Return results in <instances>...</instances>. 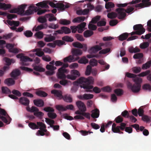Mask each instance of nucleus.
Masks as SVG:
<instances>
[{"instance_id":"1","label":"nucleus","mask_w":151,"mask_h":151,"mask_svg":"<svg viewBox=\"0 0 151 151\" xmlns=\"http://www.w3.org/2000/svg\"><path fill=\"white\" fill-rule=\"evenodd\" d=\"M126 76L128 78H132V80L135 83L132 85L131 83H127L128 88L134 93H137L139 91L141 87V84L142 82L141 78L137 77V75L132 73H127Z\"/></svg>"},{"instance_id":"2","label":"nucleus","mask_w":151,"mask_h":151,"mask_svg":"<svg viewBox=\"0 0 151 151\" xmlns=\"http://www.w3.org/2000/svg\"><path fill=\"white\" fill-rule=\"evenodd\" d=\"M93 78L92 77H89L87 78L81 77L76 82L81 84V87L86 89V92H91V89L93 88V86L90 84L93 83Z\"/></svg>"},{"instance_id":"3","label":"nucleus","mask_w":151,"mask_h":151,"mask_svg":"<svg viewBox=\"0 0 151 151\" xmlns=\"http://www.w3.org/2000/svg\"><path fill=\"white\" fill-rule=\"evenodd\" d=\"M72 53L73 55H70L69 56L66 57L63 59V61L65 62H71L72 61H74L77 60L79 59L78 57L75 59L74 56H77L81 55L82 54V52L81 50L74 48L72 50Z\"/></svg>"},{"instance_id":"4","label":"nucleus","mask_w":151,"mask_h":151,"mask_svg":"<svg viewBox=\"0 0 151 151\" xmlns=\"http://www.w3.org/2000/svg\"><path fill=\"white\" fill-rule=\"evenodd\" d=\"M114 39L111 36L104 37V54L111 51L112 43L110 41Z\"/></svg>"},{"instance_id":"5","label":"nucleus","mask_w":151,"mask_h":151,"mask_svg":"<svg viewBox=\"0 0 151 151\" xmlns=\"http://www.w3.org/2000/svg\"><path fill=\"white\" fill-rule=\"evenodd\" d=\"M68 64L65 63L63 65L62 67L58 69V77L59 78L63 79L66 78V76L65 73H67L68 72L67 70L65 68L68 67Z\"/></svg>"},{"instance_id":"6","label":"nucleus","mask_w":151,"mask_h":151,"mask_svg":"<svg viewBox=\"0 0 151 151\" xmlns=\"http://www.w3.org/2000/svg\"><path fill=\"white\" fill-rule=\"evenodd\" d=\"M17 58H20L21 62L20 64L22 65L28 66L29 65L28 62L32 61V59L27 56H24L22 53H20L17 55Z\"/></svg>"},{"instance_id":"7","label":"nucleus","mask_w":151,"mask_h":151,"mask_svg":"<svg viewBox=\"0 0 151 151\" xmlns=\"http://www.w3.org/2000/svg\"><path fill=\"white\" fill-rule=\"evenodd\" d=\"M49 4L52 7L58 8L61 11H64L65 9L68 8L70 6L69 4H68L65 5L63 3H58L55 4L53 2H49Z\"/></svg>"},{"instance_id":"8","label":"nucleus","mask_w":151,"mask_h":151,"mask_svg":"<svg viewBox=\"0 0 151 151\" xmlns=\"http://www.w3.org/2000/svg\"><path fill=\"white\" fill-rule=\"evenodd\" d=\"M37 124L39 126V129H40L37 132V135L42 136L45 135V132H47V130L46 129V126L45 124L40 122H37Z\"/></svg>"},{"instance_id":"9","label":"nucleus","mask_w":151,"mask_h":151,"mask_svg":"<svg viewBox=\"0 0 151 151\" xmlns=\"http://www.w3.org/2000/svg\"><path fill=\"white\" fill-rule=\"evenodd\" d=\"M125 9L123 8H118L116 9L117 17L119 19H122L124 18L126 16L125 12Z\"/></svg>"},{"instance_id":"10","label":"nucleus","mask_w":151,"mask_h":151,"mask_svg":"<svg viewBox=\"0 0 151 151\" xmlns=\"http://www.w3.org/2000/svg\"><path fill=\"white\" fill-rule=\"evenodd\" d=\"M71 75H68L67 76V78L68 79L74 80L76 79L77 77L80 76L79 72L77 70H73L71 71Z\"/></svg>"},{"instance_id":"11","label":"nucleus","mask_w":151,"mask_h":151,"mask_svg":"<svg viewBox=\"0 0 151 151\" xmlns=\"http://www.w3.org/2000/svg\"><path fill=\"white\" fill-rule=\"evenodd\" d=\"M3 60L6 62L7 65V66H4L3 68V70L5 71L9 69V66L12 63H14L15 61L13 59H10L9 58L6 57L4 58Z\"/></svg>"},{"instance_id":"12","label":"nucleus","mask_w":151,"mask_h":151,"mask_svg":"<svg viewBox=\"0 0 151 151\" xmlns=\"http://www.w3.org/2000/svg\"><path fill=\"white\" fill-rule=\"evenodd\" d=\"M76 104L79 109L82 112H85L86 110V106L81 101H79L76 102Z\"/></svg>"},{"instance_id":"13","label":"nucleus","mask_w":151,"mask_h":151,"mask_svg":"<svg viewBox=\"0 0 151 151\" xmlns=\"http://www.w3.org/2000/svg\"><path fill=\"white\" fill-rule=\"evenodd\" d=\"M104 45V43H100L99 45H96L91 47L89 50L90 52L95 53L102 49L101 47Z\"/></svg>"},{"instance_id":"14","label":"nucleus","mask_w":151,"mask_h":151,"mask_svg":"<svg viewBox=\"0 0 151 151\" xmlns=\"http://www.w3.org/2000/svg\"><path fill=\"white\" fill-rule=\"evenodd\" d=\"M46 68L47 69L50 70L46 72V73L47 75L51 76L53 74L54 72L53 70L56 69V68L52 65L47 64L46 66Z\"/></svg>"},{"instance_id":"15","label":"nucleus","mask_w":151,"mask_h":151,"mask_svg":"<svg viewBox=\"0 0 151 151\" xmlns=\"http://www.w3.org/2000/svg\"><path fill=\"white\" fill-rule=\"evenodd\" d=\"M150 0H142V3L136 4L135 7L137 8H142L148 6L151 4Z\"/></svg>"},{"instance_id":"16","label":"nucleus","mask_w":151,"mask_h":151,"mask_svg":"<svg viewBox=\"0 0 151 151\" xmlns=\"http://www.w3.org/2000/svg\"><path fill=\"white\" fill-rule=\"evenodd\" d=\"M12 92L15 95L12 94H9L8 96L10 98L14 99H18V98L15 96L20 97L22 95L21 93L17 90H12Z\"/></svg>"},{"instance_id":"17","label":"nucleus","mask_w":151,"mask_h":151,"mask_svg":"<svg viewBox=\"0 0 151 151\" xmlns=\"http://www.w3.org/2000/svg\"><path fill=\"white\" fill-rule=\"evenodd\" d=\"M141 0H135L134 1L133 0L132 1L128 3H126L124 4H117L116 5L119 8H122L126 6L128 4H133L138 3L140 2Z\"/></svg>"},{"instance_id":"18","label":"nucleus","mask_w":151,"mask_h":151,"mask_svg":"<svg viewBox=\"0 0 151 151\" xmlns=\"http://www.w3.org/2000/svg\"><path fill=\"white\" fill-rule=\"evenodd\" d=\"M19 103L24 106H28L29 103V100L25 97H21L19 99Z\"/></svg>"},{"instance_id":"19","label":"nucleus","mask_w":151,"mask_h":151,"mask_svg":"<svg viewBox=\"0 0 151 151\" xmlns=\"http://www.w3.org/2000/svg\"><path fill=\"white\" fill-rule=\"evenodd\" d=\"M27 5L25 4H22L19 6L17 8L18 14H19L24 15V9Z\"/></svg>"},{"instance_id":"20","label":"nucleus","mask_w":151,"mask_h":151,"mask_svg":"<svg viewBox=\"0 0 151 151\" xmlns=\"http://www.w3.org/2000/svg\"><path fill=\"white\" fill-rule=\"evenodd\" d=\"M51 93L54 94L55 96L57 97L59 99H62L63 96L61 91L56 90H52Z\"/></svg>"},{"instance_id":"21","label":"nucleus","mask_w":151,"mask_h":151,"mask_svg":"<svg viewBox=\"0 0 151 151\" xmlns=\"http://www.w3.org/2000/svg\"><path fill=\"white\" fill-rule=\"evenodd\" d=\"M48 1H44L37 4L36 5L37 6L40 7L42 8H48L49 6L47 5Z\"/></svg>"},{"instance_id":"22","label":"nucleus","mask_w":151,"mask_h":151,"mask_svg":"<svg viewBox=\"0 0 151 151\" xmlns=\"http://www.w3.org/2000/svg\"><path fill=\"white\" fill-rule=\"evenodd\" d=\"M89 12L88 9H85L83 10L80 9L76 11L77 14L78 15H85L88 14Z\"/></svg>"},{"instance_id":"23","label":"nucleus","mask_w":151,"mask_h":151,"mask_svg":"<svg viewBox=\"0 0 151 151\" xmlns=\"http://www.w3.org/2000/svg\"><path fill=\"white\" fill-rule=\"evenodd\" d=\"M91 116L93 118H98L99 115V111L97 109H95L91 111Z\"/></svg>"},{"instance_id":"24","label":"nucleus","mask_w":151,"mask_h":151,"mask_svg":"<svg viewBox=\"0 0 151 151\" xmlns=\"http://www.w3.org/2000/svg\"><path fill=\"white\" fill-rule=\"evenodd\" d=\"M33 102L35 106L38 107H41L43 106L44 105V102L42 99L34 100Z\"/></svg>"},{"instance_id":"25","label":"nucleus","mask_w":151,"mask_h":151,"mask_svg":"<svg viewBox=\"0 0 151 151\" xmlns=\"http://www.w3.org/2000/svg\"><path fill=\"white\" fill-rule=\"evenodd\" d=\"M114 7V4L112 2H106L105 5V7L107 9V12L111 11V9Z\"/></svg>"},{"instance_id":"26","label":"nucleus","mask_w":151,"mask_h":151,"mask_svg":"<svg viewBox=\"0 0 151 151\" xmlns=\"http://www.w3.org/2000/svg\"><path fill=\"white\" fill-rule=\"evenodd\" d=\"M103 54H104V49L100 51L98 54L96 55H87L86 56L89 58L94 57H96L97 58H99L101 56V55Z\"/></svg>"},{"instance_id":"27","label":"nucleus","mask_w":151,"mask_h":151,"mask_svg":"<svg viewBox=\"0 0 151 151\" xmlns=\"http://www.w3.org/2000/svg\"><path fill=\"white\" fill-rule=\"evenodd\" d=\"M86 24V23L83 22L77 26L78 27V33H82L83 32Z\"/></svg>"},{"instance_id":"28","label":"nucleus","mask_w":151,"mask_h":151,"mask_svg":"<svg viewBox=\"0 0 151 151\" xmlns=\"http://www.w3.org/2000/svg\"><path fill=\"white\" fill-rule=\"evenodd\" d=\"M11 7V5L10 4H6L4 3L0 2V9L6 10L10 8Z\"/></svg>"},{"instance_id":"29","label":"nucleus","mask_w":151,"mask_h":151,"mask_svg":"<svg viewBox=\"0 0 151 151\" xmlns=\"http://www.w3.org/2000/svg\"><path fill=\"white\" fill-rule=\"evenodd\" d=\"M50 14H48L45 15V16L41 17L38 18V21L41 23H44L47 22V20L46 17H48L49 16H50Z\"/></svg>"},{"instance_id":"30","label":"nucleus","mask_w":151,"mask_h":151,"mask_svg":"<svg viewBox=\"0 0 151 151\" xmlns=\"http://www.w3.org/2000/svg\"><path fill=\"white\" fill-rule=\"evenodd\" d=\"M33 51L35 52H36L35 53L36 55L39 57L43 56L44 55V52L42 51V49L40 48L35 49Z\"/></svg>"},{"instance_id":"31","label":"nucleus","mask_w":151,"mask_h":151,"mask_svg":"<svg viewBox=\"0 0 151 151\" xmlns=\"http://www.w3.org/2000/svg\"><path fill=\"white\" fill-rule=\"evenodd\" d=\"M85 17L84 16L78 17L74 18L72 22L74 23H79L83 22L85 19Z\"/></svg>"},{"instance_id":"32","label":"nucleus","mask_w":151,"mask_h":151,"mask_svg":"<svg viewBox=\"0 0 151 151\" xmlns=\"http://www.w3.org/2000/svg\"><path fill=\"white\" fill-rule=\"evenodd\" d=\"M93 96V94L85 93L81 96L79 98L81 99H92Z\"/></svg>"},{"instance_id":"33","label":"nucleus","mask_w":151,"mask_h":151,"mask_svg":"<svg viewBox=\"0 0 151 151\" xmlns=\"http://www.w3.org/2000/svg\"><path fill=\"white\" fill-rule=\"evenodd\" d=\"M4 83L9 86L13 85L15 83L14 81L12 78L6 79L4 81Z\"/></svg>"},{"instance_id":"34","label":"nucleus","mask_w":151,"mask_h":151,"mask_svg":"<svg viewBox=\"0 0 151 151\" xmlns=\"http://www.w3.org/2000/svg\"><path fill=\"white\" fill-rule=\"evenodd\" d=\"M118 126L116 127V124L114 123L112 125V130L114 133H118L120 134H123V132L119 130Z\"/></svg>"},{"instance_id":"35","label":"nucleus","mask_w":151,"mask_h":151,"mask_svg":"<svg viewBox=\"0 0 151 151\" xmlns=\"http://www.w3.org/2000/svg\"><path fill=\"white\" fill-rule=\"evenodd\" d=\"M129 34L127 32L123 33L119 36L118 39L120 41L124 40L127 39Z\"/></svg>"},{"instance_id":"36","label":"nucleus","mask_w":151,"mask_h":151,"mask_svg":"<svg viewBox=\"0 0 151 151\" xmlns=\"http://www.w3.org/2000/svg\"><path fill=\"white\" fill-rule=\"evenodd\" d=\"M20 74V71L17 69L14 70L11 73L10 75L13 78H15L16 77L19 76Z\"/></svg>"},{"instance_id":"37","label":"nucleus","mask_w":151,"mask_h":151,"mask_svg":"<svg viewBox=\"0 0 151 151\" xmlns=\"http://www.w3.org/2000/svg\"><path fill=\"white\" fill-rule=\"evenodd\" d=\"M55 39L54 36H52L51 34L47 35V37H45V41L47 42H50L55 40Z\"/></svg>"},{"instance_id":"38","label":"nucleus","mask_w":151,"mask_h":151,"mask_svg":"<svg viewBox=\"0 0 151 151\" xmlns=\"http://www.w3.org/2000/svg\"><path fill=\"white\" fill-rule=\"evenodd\" d=\"M62 99L67 102L71 103L72 101V99L70 95H66L63 96Z\"/></svg>"},{"instance_id":"39","label":"nucleus","mask_w":151,"mask_h":151,"mask_svg":"<svg viewBox=\"0 0 151 151\" xmlns=\"http://www.w3.org/2000/svg\"><path fill=\"white\" fill-rule=\"evenodd\" d=\"M27 110L30 112H36L39 111V109L35 106H32L31 108H30L29 106L27 107Z\"/></svg>"},{"instance_id":"40","label":"nucleus","mask_w":151,"mask_h":151,"mask_svg":"<svg viewBox=\"0 0 151 151\" xmlns=\"http://www.w3.org/2000/svg\"><path fill=\"white\" fill-rule=\"evenodd\" d=\"M93 34V32L91 30H87L83 33V35L85 37H91Z\"/></svg>"},{"instance_id":"41","label":"nucleus","mask_w":151,"mask_h":151,"mask_svg":"<svg viewBox=\"0 0 151 151\" xmlns=\"http://www.w3.org/2000/svg\"><path fill=\"white\" fill-rule=\"evenodd\" d=\"M47 27V24H42L38 26L35 29L36 31H38L42 29L46 28Z\"/></svg>"},{"instance_id":"42","label":"nucleus","mask_w":151,"mask_h":151,"mask_svg":"<svg viewBox=\"0 0 151 151\" xmlns=\"http://www.w3.org/2000/svg\"><path fill=\"white\" fill-rule=\"evenodd\" d=\"M61 29L62 30L63 33H64L65 34H67L70 33L71 32V30L69 28L63 26L61 27Z\"/></svg>"},{"instance_id":"43","label":"nucleus","mask_w":151,"mask_h":151,"mask_svg":"<svg viewBox=\"0 0 151 151\" xmlns=\"http://www.w3.org/2000/svg\"><path fill=\"white\" fill-rule=\"evenodd\" d=\"M133 29L134 30L140 31L145 29L143 27V26L140 24L135 25L133 26Z\"/></svg>"},{"instance_id":"44","label":"nucleus","mask_w":151,"mask_h":151,"mask_svg":"<svg viewBox=\"0 0 151 151\" xmlns=\"http://www.w3.org/2000/svg\"><path fill=\"white\" fill-rule=\"evenodd\" d=\"M28 126L29 127L33 129H39V126L34 122H30L29 123Z\"/></svg>"},{"instance_id":"45","label":"nucleus","mask_w":151,"mask_h":151,"mask_svg":"<svg viewBox=\"0 0 151 151\" xmlns=\"http://www.w3.org/2000/svg\"><path fill=\"white\" fill-rule=\"evenodd\" d=\"M145 31V29H144L140 31H136L133 32H131L130 34L132 36L133 35H141L143 34Z\"/></svg>"},{"instance_id":"46","label":"nucleus","mask_w":151,"mask_h":151,"mask_svg":"<svg viewBox=\"0 0 151 151\" xmlns=\"http://www.w3.org/2000/svg\"><path fill=\"white\" fill-rule=\"evenodd\" d=\"M36 94L37 96L41 97H45L47 95V94L46 92L41 91H39L36 92Z\"/></svg>"},{"instance_id":"47","label":"nucleus","mask_w":151,"mask_h":151,"mask_svg":"<svg viewBox=\"0 0 151 151\" xmlns=\"http://www.w3.org/2000/svg\"><path fill=\"white\" fill-rule=\"evenodd\" d=\"M114 92L118 96H120L123 93V90L120 88L115 89L114 90Z\"/></svg>"},{"instance_id":"48","label":"nucleus","mask_w":151,"mask_h":151,"mask_svg":"<svg viewBox=\"0 0 151 151\" xmlns=\"http://www.w3.org/2000/svg\"><path fill=\"white\" fill-rule=\"evenodd\" d=\"M1 90L3 93L9 94L11 93V91L7 87H2Z\"/></svg>"},{"instance_id":"49","label":"nucleus","mask_w":151,"mask_h":151,"mask_svg":"<svg viewBox=\"0 0 151 151\" xmlns=\"http://www.w3.org/2000/svg\"><path fill=\"white\" fill-rule=\"evenodd\" d=\"M62 40L67 42H72L74 40L73 38L68 36H65L63 37Z\"/></svg>"},{"instance_id":"50","label":"nucleus","mask_w":151,"mask_h":151,"mask_svg":"<svg viewBox=\"0 0 151 151\" xmlns=\"http://www.w3.org/2000/svg\"><path fill=\"white\" fill-rule=\"evenodd\" d=\"M151 66V60L147 62L145 64H143L142 66V69H147L149 68Z\"/></svg>"},{"instance_id":"51","label":"nucleus","mask_w":151,"mask_h":151,"mask_svg":"<svg viewBox=\"0 0 151 151\" xmlns=\"http://www.w3.org/2000/svg\"><path fill=\"white\" fill-rule=\"evenodd\" d=\"M60 24L63 25H68L70 23V21L65 19H60L59 21Z\"/></svg>"},{"instance_id":"52","label":"nucleus","mask_w":151,"mask_h":151,"mask_svg":"<svg viewBox=\"0 0 151 151\" xmlns=\"http://www.w3.org/2000/svg\"><path fill=\"white\" fill-rule=\"evenodd\" d=\"M78 62L80 63L86 64L88 62V60L84 56L79 60Z\"/></svg>"},{"instance_id":"53","label":"nucleus","mask_w":151,"mask_h":151,"mask_svg":"<svg viewBox=\"0 0 151 151\" xmlns=\"http://www.w3.org/2000/svg\"><path fill=\"white\" fill-rule=\"evenodd\" d=\"M107 17L109 18L114 19L117 17V16L116 13L111 12L108 14Z\"/></svg>"},{"instance_id":"54","label":"nucleus","mask_w":151,"mask_h":151,"mask_svg":"<svg viewBox=\"0 0 151 151\" xmlns=\"http://www.w3.org/2000/svg\"><path fill=\"white\" fill-rule=\"evenodd\" d=\"M73 46L75 47L81 49L83 47V45L78 42H74L73 43Z\"/></svg>"},{"instance_id":"55","label":"nucleus","mask_w":151,"mask_h":151,"mask_svg":"<svg viewBox=\"0 0 151 151\" xmlns=\"http://www.w3.org/2000/svg\"><path fill=\"white\" fill-rule=\"evenodd\" d=\"M100 17H101L99 16L98 15L96 16L92 19L90 23L94 24L96 23V22L100 20Z\"/></svg>"},{"instance_id":"56","label":"nucleus","mask_w":151,"mask_h":151,"mask_svg":"<svg viewBox=\"0 0 151 151\" xmlns=\"http://www.w3.org/2000/svg\"><path fill=\"white\" fill-rule=\"evenodd\" d=\"M56 109L59 111H64L66 110V107H64L63 106L61 105H57L56 106Z\"/></svg>"},{"instance_id":"57","label":"nucleus","mask_w":151,"mask_h":151,"mask_svg":"<svg viewBox=\"0 0 151 151\" xmlns=\"http://www.w3.org/2000/svg\"><path fill=\"white\" fill-rule=\"evenodd\" d=\"M142 116V119L144 122H150L151 120V117L147 115H144Z\"/></svg>"},{"instance_id":"58","label":"nucleus","mask_w":151,"mask_h":151,"mask_svg":"<svg viewBox=\"0 0 151 151\" xmlns=\"http://www.w3.org/2000/svg\"><path fill=\"white\" fill-rule=\"evenodd\" d=\"M141 68L139 67H135L132 68L133 73L136 74L140 73L141 71Z\"/></svg>"},{"instance_id":"59","label":"nucleus","mask_w":151,"mask_h":151,"mask_svg":"<svg viewBox=\"0 0 151 151\" xmlns=\"http://www.w3.org/2000/svg\"><path fill=\"white\" fill-rule=\"evenodd\" d=\"M149 44L147 42H144L140 44V47L142 49H144L148 47Z\"/></svg>"},{"instance_id":"60","label":"nucleus","mask_w":151,"mask_h":151,"mask_svg":"<svg viewBox=\"0 0 151 151\" xmlns=\"http://www.w3.org/2000/svg\"><path fill=\"white\" fill-rule=\"evenodd\" d=\"M0 114L6 117H7V116L10 118V117L9 116V115L6 113L5 111L3 109L0 108Z\"/></svg>"},{"instance_id":"61","label":"nucleus","mask_w":151,"mask_h":151,"mask_svg":"<svg viewBox=\"0 0 151 151\" xmlns=\"http://www.w3.org/2000/svg\"><path fill=\"white\" fill-rule=\"evenodd\" d=\"M33 14V11L32 10V8H29V9L24 12V15H29Z\"/></svg>"},{"instance_id":"62","label":"nucleus","mask_w":151,"mask_h":151,"mask_svg":"<svg viewBox=\"0 0 151 151\" xmlns=\"http://www.w3.org/2000/svg\"><path fill=\"white\" fill-rule=\"evenodd\" d=\"M143 57L142 53H138L134 54L133 56V58L134 59H139L142 58Z\"/></svg>"},{"instance_id":"63","label":"nucleus","mask_w":151,"mask_h":151,"mask_svg":"<svg viewBox=\"0 0 151 151\" xmlns=\"http://www.w3.org/2000/svg\"><path fill=\"white\" fill-rule=\"evenodd\" d=\"M34 114L35 116L39 118L42 117L44 115V113L41 111H37L34 112Z\"/></svg>"},{"instance_id":"64","label":"nucleus","mask_w":151,"mask_h":151,"mask_svg":"<svg viewBox=\"0 0 151 151\" xmlns=\"http://www.w3.org/2000/svg\"><path fill=\"white\" fill-rule=\"evenodd\" d=\"M89 63L91 65L93 66L97 65V62L96 59H92L90 60Z\"/></svg>"}]
</instances>
